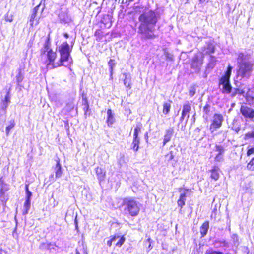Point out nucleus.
I'll use <instances>...</instances> for the list:
<instances>
[{
  "instance_id": "obj_1",
  "label": "nucleus",
  "mask_w": 254,
  "mask_h": 254,
  "mask_svg": "<svg viewBox=\"0 0 254 254\" xmlns=\"http://www.w3.org/2000/svg\"><path fill=\"white\" fill-rule=\"evenodd\" d=\"M71 51L68 43L66 41L63 42L59 47L60 58L57 60L58 54L56 51L54 50L51 47L50 36L48 35L43 47L40 51V61L47 68L55 69L63 66H66L64 65V63L70 60L68 65L70 66L72 64L70 56Z\"/></svg>"
},
{
  "instance_id": "obj_2",
  "label": "nucleus",
  "mask_w": 254,
  "mask_h": 254,
  "mask_svg": "<svg viewBox=\"0 0 254 254\" xmlns=\"http://www.w3.org/2000/svg\"><path fill=\"white\" fill-rule=\"evenodd\" d=\"M138 20L140 24L138 32L143 36V39H150L157 37V35L154 34L153 29L158 21L157 15L154 11L150 10L143 12L140 15Z\"/></svg>"
},
{
  "instance_id": "obj_3",
  "label": "nucleus",
  "mask_w": 254,
  "mask_h": 254,
  "mask_svg": "<svg viewBox=\"0 0 254 254\" xmlns=\"http://www.w3.org/2000/svg\"><path fill=\"white\" fill-rule=\"evenodd\" d=\"M121 206L124 207L125 214L131 217L138 216L140 211V204L133 198H124Z\"/></svg>"
},
{
  "instance_id": "obj_4",
  "label": "nucleus",
  "mask_w": 254,
  "mask_h": 254,
  "mask_svg": "<svg viewBox=\"0 0 254 254\" xmlns=\"http://www.w3.org/2000/svg\"><path fill=\"white\" fill-rule=\"evenodd\" d=\"M232 68V67L229 65L224 74L219 79L218 85L222 86L221 92L223 94H228L232 92V86L230 83V77Z\"/></svg>"
},
{
  "instance_id": "obj_5",
  "label": "nucleus",
  "mask_w": 254,
  "mask_h": 254,
  "mask_svg": "<svg viewBox=\"0 0 254 254\" xmlns=\"http://www.w3.org/2000/svg\"><path fill=\"white\" fill-rule=\"evenodd\" d=\"M254 64L248 61L242 62L238 64L237 75L242 78H249L253 70Z\"/></svg>"
},
{
  "instance_id": "obj_6",
  "label": "nucleus",
  "mask_w": 254,
  "mask_h": 254,
  "mask_svg": "<svg viewBox=\"0 0 254 254\" xmlns=\"http://www.w3.org/2000/svg\"><path fill=\"white\" fill-rule=\"evenodd\" d=\"M9 190V185L4 182L3 176H0V200L2 205H5L9 199L7 191Z\"/></svg>"
},
{
  "instance_id": "obj_7",
  "label": "nucleus",
  "mask_w": 254,
  "mask_h": 254,
  "mask_svg": "<svg viewBox=\"0 0 254 254\" xmlns=\"http://www.w3.org/2000/svg\"><path fill=\"white\" fill-rule=\"evenodd\" d=\"M223 121L224 118L221 114L215 113L210 125L209 129L211 133H212L219 129L222 127Z\"/></svg>"
},
{
  "instance_id": "obj_8",
  "label": "nucleus",
  "mask_w": 254,
  "mask_h": 254,
  "mask_svg": "<svg viewBox=\"0 0 254 254\" xmlns=\"http://www.w3.org/2000/svg\"><path fill=\"white\" fill-rule=\"evenodd\" d=\"M240 111L245 119H250L254 122V109L246 105H242Z\"/></svg>"
},
{
  "instance_id": "obj_9",
  "label": "nucleus",
  "mask_w": 254,
  "mask_h": 254,
  "mask_svg": "<svg viewBox=\"0 0 254 254\" xmlns=\"http://www.w3.org/2000/svg\"><path fill=\"white\" fill-rule=\"evenodd\" d=\"M178 153V149L175 145H171L169 147V151L165 155V162L169 163L172 160H175Z\"/></svg>"
},
{
  "instance_id": "obj_10",
  "label": "nucleus",
  "mask_w": 254,
  "mask_h": 254,
  "mask_svg": "<svg viewBox=\"0 0 254 254\" xmlns=\"http://www.w3.org/2000/svg\"><path fill=\"white\" fill-rule=\"evenodd\" d=\"M191 110V107L190 104L188 102L183 104L182 107V110L181 112V115L180 118V122H182L183 120L186 118L187 120L189 118V114Z\"/></svg>"
},
{
  "instance_id": "obj_11",
  "label": "nucleus",
  "mask_w": 254,
  "mask_h": 254,
  "mask_svg": "<svg viewBox=\"0 0 254 254\" xmlns=\"http://www.w3.org/2000/svg\"><path fill=\"white\" fill-rule=\"evenodd\" d=\"M10 91L8 90L2 101L3 106L0 109V117L5 115L6 113V110L8 107V104L10 102Z\"/></svg>"
},
{
  "instance_id": "obj_12",
  "label": "nucleus",
  "mask_w": 254,
  "mask_h": 254,
  "mask_svg": "<svg viewBox=\"0 0 254 254\" xmlns=\"http://www.w3.org/2000/svg\"><path fill=\"white\" fill-rule=\"evenodd\" d=\"M210 173V178L212 180L217 181L220 178V173L221 170L218 166L216 165L213 166L211 169L209 170Z\"/></svg>"
},
{
  "instance_id": "obj_13",
  "label": "nucleus",
  "mask_w": 254,
  "mask_h": 254,
  "mask_svg": "<svg viewBox=\"0 0 254 254\" xmlns=\"http://www.w3.org/2000/svg\"><path fill=\"white\" fill-rule=\"evenodd\" d=\"M174 134V129L173 127H170L166 129L163 136L162 145L164 146L168 142L171 141Z\"/></svg>"
},
{
  "instance_id": "obj_14",
  "label": "nucleus",
  "mask_w": 254,
  "mask_h": 254,
  "mask_svg": "<svg viewBox=\"0 0 254 254\" xmlns=\"http://www.w3.org/2000/svg\"><path fill=\"white\" fill-rule=\"evenodd\" d=\"M186 197L187 195L185 193H181L177 201L178 206L179 208L180 213L182 214L183 213V208L186 204Z\"/></svg>"
},
{
  "instance_id": "obj_15",
  "label": "nucleus",
  "mask_w": 254,
  "mask_h": 254,
  "mask_svg": "<svg viewBox=\"0 0 254 254\" xmlns=\"http://www.w3.org/2000/svg\"><path fill=\"white\" fill-rule=\"evenodd\" d=\"M115 121V118L112 111L111 109H108L107 111V119L106 123L109 127L111 126Z\"/></svg>"
},
{
  "instance_id": "obj_16",
  "label": "nucleus",
  "mask_w": 254,
  "mask_h": 254,
  "mask_svg": "<svg viewBox=\"0 0 254 254\" xmlns=\"http://www.w3.org/2000/svg\"><path fill=\"white\" fill-rule=\"evenodd\" d=\"M209 228V222L208 221H204L200 227V233L201 237H203L206 235L208 229Z\"/></svg>"
},
{
  "instance_id": "obj_17",
  "label": "nucleus",
  "mask_w": 254,
  "mask_h": 254,
  "mask_svg": "<svg viewBox=\"0 0 254 254\" xmlns=\"http://www.w3.org/2000/svg\"><path fill=\"white\" fill-rule=\"evenodd\" d=\"M172 103V101L171 100H168V102H164L163 103L162 113L163 114L166 115L170 113Z\"/></svg>"
},
{
  "instance_id": "obj_18",
  "label": "nucleus",
  "mask_w": 254,
  "mask_h": 254,
  "mask_svg": "<svg viewBox=\"0 0 254 254\" xmlns=\"http://www.w3.org/2000/svg\"><path fill=\"white\" fill-rule=\"evenodd\" d=\"M95 172L98 179L100 181H102L104 180L106 176V173L102 168L97 167L95 169Z\"/></svg>"
},
{
  "instance_id": "obj_19",
  "label": "nucleus",
  "mask_w": 254,
  "mask_h": 254,
  "mask_svg": "<svg viewBox=\"0 0 254 254\" xmlns=\"http://www.w3.org/2000/svg\"><path fill=\"white\" fill-rule=\"evenodd\" d=\"M201 64L202 63L199 62L198 56L195 55L192 59L191 68L192 69H197Z\"/></svg>"
},
{
  "instance_id": "obj_20",
  "label": "nucleus",
  "mask_w": 254,
  "mask_h": 254,
  "mask_svg": "<svg viewBox=\"0 0 254 254\" xmlns=\"http://www.w3.org/2000/svg\"><path fill=\"white\" fill-rule=\"evenodd\" d=\"M40 5V4H39L38 5L36 6L33 9V11H32V14L31 15L30 19L31 27H33V26H34V20L37 16L38 10Z\"/></svg>"
},
{
  "instance_id": "obj_21",
  "label": "nucleus",
  "mask_w": 254,
  "mask_h": 254,
  "mask_svg": "<svg viewBox=\"0 0 254 254\" xmlns=\"http://www.w3.org/2000/svg\"><path fill=\"white\" fill-rule=\"evenodd\" d=\"M56 170L55 172V176L56 178H59L62 176V166L60 163V159L59 158H57V159L56 160Z\"/></svg>"
},
{
  "instance_id": "obj_22",
  "label": "nucleus",
  "mask_w": 254,
  "mask_h": 254,
  "mask_svg": "<svg viewBox=\"0 0 254 254\" xmlns=\"http://www.w3.org/2000/svg\"><path fill=\"white\" fill-rule=\"evenodd\" d=\"M140 139L138 137L133 136L131 149L136 152L139 148Z\"/></svg>"
},
{
  "instance_id": "obj_23",
  "label": "nucleus",
  "mask_w": 254,
  "mask_h": 254,
  "mask_svg": "<svg viewBox=\"0 0 254 254\" xmlns=\"http://www.w3.org/2000/svg\"><path fill=\"white\" fill-rule=\"evenodd\" d=\"M94 35L96 37L97 41H100L102 39L105 34L101 27L95 31Z\"/></svg>"
},
{
  "instance_id": "obj_24",
  "label": "nucleus",
  "mask_w": 254,
  "mask_h": 254,
  "mask_svg": "<svg viewBox=\"0 0 254 254\" xmlns=\"http://www.w3.org/2000/svg\"><path fill=\"white\" fill-rule=\"evenodd\" d=\"M245 91L243 89H240L239 88H235L234 89V91L232 92L230 94V96L231 97H234L236 95H242L244 94Z\"/></svg>"
},
{
  "instance_id": "obj_25",
  "label": "nucleus",
  "mask_w": 254,
  "mask_h": 254,
  "mask_svg": "<svg viewBox=\"0 0 254 254\" xmlns=\"http://www.w3.org/2000/svg\"><path fill=\"white\" fill-rule=\"evenodd\" d=\"M108 65H109V71H110V77L111 78H112V75H113V73L114 67L115 66V64H116V63L115 62V60L114 59H110L108 61Z\"/></svg>"
},
{
  "instance_id": "obj_26",
  "label": "nucleus",
  "mask_w": 254,
  "mask_h": 254,
  "mask_svg": "<svg viewBox=\"0 0 254 254\" xmlns=\"http://www.w3.org/2000/svg\"><path fill=\"white\" fill-rule=\"evenodd\" d=\"M15 126V122L14 120H11L10 121V124L6 127V134L7 135L9 134L10 130L12 129Z\"/></svg>"
},
{
  "instance_id": "obj_27",
  "label": "nucleus",
  "mask_w": 254,
  "mask_h": 254,
  "mask_svg": "<svg viewBox=\"0 0 254 254\" xmlns=\"http://www.w3.org/2000/svg\"><path fill=\"white\" fill-rule=\"evenodd\" d=\"M207 53L208 54H212L215 52V46L212 44V43L209 42L207 43Z\"/></svg>"
},
{
  "instance_id": "obj_28",
  "label": "nucleus",
  "mask_w": 254,
  "mask_h": 254,
  "mask_svg": "<svg viewBox=\"0 0 254 254\" xmlns=\"http://www.w3.org/2000/svg\"><path fill=\"white\" fill-rule=\"evenodd\" d=\"M248 170L254 171V157L252 158L246 166Z\"/></svg>"
},
{
  "instance_id": "obj_29",
  "label": "nucleus",
  "mask_w": 254,
  "mask_h": 254,
  "mask_svg": "<svg viewBox=\"0 0 254 254\" xmlns=\"http://www.w3.org/2000/svg\"><path fill=\"white\" fill-rule=\"evenodd\" d=\"M89 105L88 99L84 93L82 94V106L83 107Z\"/></svg>"
},
{
  "instance_id": "obj_30",
  "label": "nucleus",
  "mask_w": 254,
  "mask_h": 254,
  "mask_svg": "<svg viewBox=\"0 0 254 254\" xmlns=\"http://www.w3.org/2000/svg\"><path fill=\"white\" fill-rule=\"evenodd\" d=\"M125 240H126V239H125L124 235H122L120 238V239H119L118 242L116 243L115 246L116 247H121L124 243Z\"/></svg>"
},
{
  "instance_id": "obj_31",
  "label": "nucleus",
  "mask_w": 254,
  "mask_h": 254,
  "mask_svg": "<svg viewBox=\"0 0 254 254\" xmlns=\"http://www.w3.org/2000/svg\"><path fill=\"white\" fill-rule=\"evenodd\" d=\"M24 214H27L30 207V200H25L24 204Z\"/></svg>"
},
{
  "instance_id": "obj_32",
  "label": "nucleus",
  "mask_w": 254,
  "mask_h": 254,
  "mask_svg": "<svg viewBox=\"0 0 254 254\" xmlns=\"http://www.w3.org/2000/svg\"><path fill=\"white\" fill-rule=\"evenodd\" d=\"M16 83L18 85H20V83L22 82L24 79V77L21 72H19L18 74L16 76Z\"/></svg>"
},
{
  "instance_id": "obj_33",
  "label": "nucleus",
  "mask_w": 254,
  "mask_h": 254,
  "mask_svg": "<svg viewBox=\"0 0 254 254\" xmlns=\"http://www.w3.org/2000/svg\"><path fill=\"white\" fill-rule=\"evenodd\" d=\"M215 148L216 151L218 152V154L222 155L224 153V149L222 146L216 145H215Z\"/></svg>"
},
{
  "instance_id": "obj_34",
  "label": "nucleus",
  "mask_w": 254,
  "mask_h": 254,
  "mask_svg": "<svg viewBox=\"0 0 254 254\" xmlns=\"http://www.w3.org/2000/svg\"><path fill=\"white\" fill-rule=\"evenodd\" d=\"M83 109L84 112V114L85 118H86L87 116H89L90 115V114L89 113V111H90L89 105L83 107Z\"/></svg>"
},
{
  "instance_id": "obj_35",
  "label": "nucleus",
  "mask_w": 254,
  "mask_h": 254,
  "mask_svg": "<svg viewBox=\"0 0 254 254\" xmlns=\"http://www.w3.org/2000/svg\"><path fill=\"white\" fill-rule=\"evenodd\" d=\"M141 131V126H137L135 128L133 136L134 137H138L139 132Z\"/></svg>"
},
{
  "instance_id": "obj_36",
  "label": "nucleus",
  "mask_w": 254,
  "mask_h": 254,
  "mask_svg": "<svg viewBox=\"0 0 254 254\" xmlns=\"http://www.w3.org/2000/svg\"><path fill=\"white\" fill-rule=\"evenodd\" d=\"M210 106L208 104H206L203 108V111L206 114H208L210 112Z\"/></svg>"
},
{
  "instance_id": "obj_37",
  "label": "nucleus",
  "mask_w": 254,
  "mask_h": 254,
  "mask_svg": "<svg viewBox=\"0 0 254 254\" xmlns=\"http://www.w3.org/2000/svg\"><path fill=\"white\" fill-rule=\"evenodd\" d=\"M196 93V90L195 88L192 87L191 89H190L189 91V93L190 96L192 97Z\"/></svg>"
},
{
  "instance_id": "obj_38",
  "label": "nucleus",
  "mask_w": 254,
  "mask_h": 254,
  "mask_svg": "<svg viewBox=\"0 0 254 254\" xmlns=\"http://www.w3.org/2000/svg\"><path fill=\"white\" fill-rule=\"evenodd\" d=\"M214 160L216 162H219V161H220L221 160H223L222 155H220L219 154H216L214 157Z\"/></svg>"
},
{
  "instance_id": "obj_39",
  "label": "nucleus",
  "mask_w": 254,
  "mask_h": 254,
  "mask_svg": "<svg viewBox=\"0 0 254 254\" xmlns=\"http://www.w3.org/2000/svg\"><path fill=\"white\" fill-rule=\"evenodd\" d=\"M5 20L7 22H11L13 21L12 15L8 16V15H6L5 17Z\"/></svg>"
},
{
  "instance_id": "obj_40",
  "label": "nucleus",
  "mask_w": 254,
  "mask_h": 254,
  "mask_svg": "<svg viewBox=\"0 0 254 254\" xmlns=\"http://www.w3.org/2000/svg\"><path fill=\"white\" fill-rule=\"evenodd\" d=\"M165 56L166 57L169 59L170 60H173V56L172 55H171L170 53H169V52H166L165 53Z\"/></svg>"
},
{
  "instance_id": "obj_41",
  "label": "nucleus",
  "mask_w": 254,
  "mask_h": 254,
  "mask_svg": "<svg viewBox=\"0 0 254 254\" xmlns=\"http://www.w3.org/2000/svg\"><path fill=\"white\" fill-rule=\"evenodd\" d=\"M66 107L67 108V111L68 112L70 111L71 110H73L74 108V106L72 105H71L70 104H67L66 105Z\"/></svg>"
},
{
  "instance_id": "obj_42",
  "label": "nucleus",
  "mask_w": 254,
  "mask_h": 254,
  "mask_svg": "<svg viewBox=\"0 0 254 254\" xmlns=\"http://www.w3.org/2000/svg\"><path fill=\"white\" fill-rule=\"evenodd\" d=\"M26 196L25 200H30V198L32 196V193L30 191H29V192H26Z\"/></svg>"
},
{
  "instance_id": "obj_43",
  "label": "nucleus",
  "mask_w": 254,
  "mask_h": 254,
  "mask_svg": "<svg viewBox=\"0 0 254 254\" xmlns=\"http://www.w3.org/2000/svg\"><path fill=\"white\" fill-rule=\"evenodd\" d=\"M112 240L109 237L108 240L107 241V245L109 247H111L112 245Z\"/></svg>"
},
{
  "instance_id": "obj_44",
  "label": "nucleus",
  "mask_w": 254,
  "mask_h": 254,
  "mask_svg": "<svg viewBox=\"0 0 254 254\" xmlns=\"http://www.w3.org/2000/svg\"><path fill=\"white\" fill-rule=\"evenodd\" d=\"M124 83L125 85L127 87V88L128 89H131V86L130 83H128L127 84V81H126L125 79L124 80Z\"/></svg>"
},
{
  "instance_id": "obj_45",
  "label": "nucleus",
  "mask_w": 254,
  "mask_h": 254,
  "mask_svg": "<svg viewBox=\"0 0 254 254\" xmlns=\"http://www.w3.org/2000/svg\"><path fill=\"white\" fill-rule=\"evenodd\" d=\"M110 237L112 239V241L113 242L116 239L118 238L119 237L117 234H115V235L110 236Z\"/></svg>"
},
{
  "instance_id": "obj_46",
  "label": "nucleus",
  "mask_w": 254,
  "mask_h": 254,
  "mask_svg": "<svg viewBox=\"0 0 254 254\" xmlns=\"http://www.w3.org/2000/svg\"><path fill=\"white\" fill-rule=\"evenodd\" d=\"M25 190L26 193L30 191L29 190V186L28 184L25 185Z\"/></svg>"
},
{
  "instance_id": "obj_47",
  "label": "nucleus",
  "mask_w": 254,
  "mask_h": 254,
  "mask_svg": "<svg viewBox=\"0 0 254 254\" xmlns=\"http://www.w3.org/2000/svg\"><path fill=\"white\" fill-rule=\"evenodd\" d=\"M64 36L65 38H68L69 37V35L67 33H64Z\"/></svg>"
},
{
  "instance_id": "obj_48",
  "label": "nucleus",
  "mask_w": 254,
  "mask_h": 254,
  "mask_svg": "<svg viewBox=\"0 0 254 254\" xmlns=\"http://www.w3.org/2000/svg\"><path fill=\"white\" fill-rule=\"evenodd\" d=\"M249 98H250L251 100H253L254 99L253 97H247L246 98L247 100L249 101Z\"/></svg>"
},
{
  "instance_id": "obj_49",
  "label": "nucleus",
  "mask_w": 254,
  "mask_h": 254,
  "mask_svg": "<svg viewBox=\"0 0 254 254\" xmlns=\"http://www.w3.org/2000/svg\"><path fill=\"white\" fill-rule=\"evenodd\" d=\"M216 212H217V209L216 208H215L213 211V212L214 213L215 215H216Z\"/></svg>"
},
{
  "instance_id": "obj_50",
  "label": "nucleus",
  "mask_w": 254,
  "mask_h": 254,
  "mask_svg": "<svg viewBox=\"0 0 254 254\" xmlns=\"http://www.w3.org/2000/svg\"><path fill=\"white\" fill-rule=\"evenodd\" d=\"M198 0L200 3H203L205 1V0Z\"/></svg>"
},
{
  "instance_id": "obj_51",
  "label": "nucleus",
  "mask_w": 254,
  "mask_h": 254,
  "mask_svg": "<svg viewBox=\"0 0 254 254\" xmlns=\"http://www.w3.org/2000/svg\"><path fill=\"white\" fill-rule=\"evenodd\" d=\"M190 190L189 189H185V191H189Z\"/></svg>"
},
{
  "instance_id": "obj_52",
  "label": "nucleus",
  "mask_w": 254,
  "mask_h": 254,
  "mask_svg": "<svg viewBox=\"0 0 254 254\" xmlns=\"http://www.w3.org/2000/svg\"><path fill=\"white\" fill-rule=\"evenodd\" d=\"M149 248H150V249H151L152 248V246H151V244H150L149 245Z\"/></svg>"
},
{
  "instance_id": "obj_53",
  "label": "nucleus",
  "mask_w": 254,
  "mask_h": 254,
  "mask_svg": "<svg viewBox=\"0 0 254 254\" xmlns=\"http://www.w3.org/2000/svg\"><path fill=\"white\" fill-rule=\"evenodd\" d=\"M39 23V19L37 20L36 23H35V25H37Z\"/></svg>"
},
{
  "instance_id": "obj_54",
  "label": "nucleus",
  "mask_w": 254,
  "mask_h": 254,
  "mask_svg": "<svg viewBox=\"0 0 254 254\" xmlns=\"http://www.w3.org/2000/svg\"><path fill=\"white\" fill-rule=\"evenodd\" d=\"M141 7H140V6H136L135 8H141Z\"/></svg>"
},
{
  "instance_id": "obj_55",
  "label": "nucleus",
  "mask_w": 254,
  "mask_h": 254,
  "mask_svg": "<svg viewBox=\"0 0 254 254\" xmlns=\"http://www.w3.org/2000/svg\"><path fill=\"white\" fill-rule=\"evenodd\" d=\"M76 254H80L79 252L77 251L76 252Z\"/></svg>"
},
{
  "instance_id": "obj_56",
  "label": "nucleus",
  "mask_w": 254,
  "mask_h": 254,
  "mask_svg": "<svg viewBox=\"0 0 254 254\" xmlns=\"http://www.w3.org/2000/svg\"><path fill=\"white\" fill-rule=\"evenodd\" d=\"M75 222L76 224H77V220H76V219H75ZM77 225H76V226H77Z\"/></svg>"
},
{
  "instance_id": "obj_57",
  "label": "nucleus",
  "mask_w": 254,
  "mask_h": 254,
  "mask_svg": "<svg viewBox=\"0 0 254 254\" xmlns=\"http://www.w3.org/2000/svg\"><path fill=\"white\" fill-rule=\"evenodd\" d=\"M181 189H182L181 188H179V191H181Z\"/></svg>"
},
{
  "instance_id": "obj_58",
  "label": "nucleus",
  "mask_w": 254,
  "mask_h": 254,
  "mask_svg": "<svg viewBox=\"0 0 254 254\" xmlns=\"http://www.w3.org/2000/svg\"><path fill=\"white\" fill-rule=\"evenodd\" d=\"M147 240H148V241H150V238H148V239H147Z\"/></svg>"
}]
</instances>
